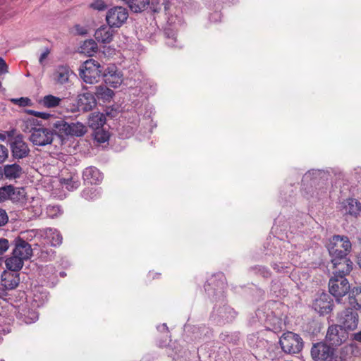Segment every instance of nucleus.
<instances>
[{
  "label": "nucleus",
  "mask_w": 361,
  "mask_h": 361,
  "mask_svg": "<svg viewBox=\"0 0 361 361\" xmlns=\"http://www.w3.org/2000/svg\"><path fill=\"white\" fill-rule=\"evenodd\" d=\"M8 154V149L4 145H0V163L6 160Z\"/></svg>",
  "instance_id": "47"
},
{
  "label": "nucleus",
  "mask_w": 361,
  "mask_h": 361,
  "mask_svg": "<svg viewBox=\"0 0 361 361\" xmlns=\"http://www.w3.org/2000/svg\"><path fill=\"white\" fill-rule=\"evenodd\" d=\"M82 197L87 200H92L99 197V192L94 187L87 188L82 191Z\"/></svg>",
  "instance_id": "39"
},
{
  "label": "nucleus",
  "mask_w": 361,
  "mask_h": 361,
  "mask_svg": "<svg viewBox=\"0 0 361 361\" xmlns=\"http://www.w3.org/2000/svg\"><path fill=\"white\" fill-rule=\"evenodd\" d=\"M6 138V136L5 134H3V133H0V140H5Z\"/></svg>",
  "instance_id": "60"
},
{
  "label": "nucleus",
  "mask_w": 361,
  "mask_h": 361,
  "mask_svg": "<svg viewBox=\"0 0 361 361\" xmlns=\"http://www.w3.org/2000/svg\"><path fill=\"white\" fill-rule=\"evenodd\" d=\"M70 124V133L69 135L81 137L84 135L87 132V128L80 122L71 123Z\"/></svg>",
  "instance_id": "30"
},
{
  "label": "nucleus",
  "mask_w": 361,
  "mask_h": 361,
  "mask_svg": "<svg viewBox=\"0 0 361 361\" xmlns=\"http://www.w3.org/2000/svg\"><path fill=\"white\" fill-rule=\"evenodd\" d=\"M281 349L287 354H298L303 348L304 342L301 336L291 331L284 333L279 340Z\"/></svg>",
  "instance_id": "2"
},
{
  "label": "nucleus",
  "mask_w": 361,
  "mask_h": 361,
  "mask_svg": "<svg viewBox=\"0 0 361 361\" xmlns=\"http://www.w3.org/2000/svg\"><path fill=\"white\" fill-rule=\"evenodd\" d=\"M336 348L330 346L325 341L312 344L310 354L314 361H332L334 358Z\"/></svg>",
  "instance_id": "4"
},
{
  "label": "nucleus",
  "mask_w": 361,
  "mask_h": 361,
  "mask_svg": "<svg viewBox=\"0 0 361 361\" xmlns=\"http://www.w3.org/2000/svg\"><path fill=\"white\" fill-rule=\"evenodd\" d=\"M253 270L256 274L261 275L264 278H269L271 276L269 270L264 267H255L253 268Z\"/></svg>",
  "instance_id": "42"
},
{
  "label": "nucleus",
  "mask_w": 361,
  "mask_h": 361,
  "mask_svg": "<svg viewBox=\"0 0 361 361\" xmlns=\"http://www.w3.org/2000/svg\"><path fill=\"white\" fill-rule=\"evenodd\" d=\"M273 302H268L261 307L258 308L256 311V316L261 323H271L275 317L274 313L271 310L270 307Z\"/></svg>",
  "instance_id": "20"
},
{
  "label": "nucleus",
  "mask_w": 361,
  "mask_h": 361,
  "mask_svg": "<svg viewBox=\"0 0 361 361\" xmlns=\"http://www.w3.org/2000/svg\"><path fill=\"white\" fill-rule=\"evenodd\" d=\"M338 326L344 330L353 331L355 329L358 324V314L353 312L351 308H347L338 314Z\"/></svg>",
  "instance_id": "8"
},
{
  "label": "nucleus",
  "mask_w": 361,
  "mask_h": 361,
  "mask_svg": "<svg viewBox=\"0 0 361 361\" xmlns=\"http://www.w3.org/2000/svg\"><path fill=\"white\" fill-rule=\"evenodd\" d=\"M54 140V131L51 127H44L39 125L34 130L32 135H30L29 140L34 146L43 147L51 145Z\"/></svg>",
  "instance_id": "6"
},
{
  "label": "nucleus",
  "mask_w": 361,
  "mask_h": 361,
  "mask_svg": "<svg viewBox=\"0 0 361 361\" xmlns=\"http://www.w3.org/2000/svg\"><path fill=\"white\" fill-rule=\"evenodd\" d=\"M340 209L343 215L357 217L361 212V203L355 199L349 198L342 202Z\"/></svg>",
  "instance_id": "16"
},
{
  "label": "nucleus",
  "mask_w": 361,
  "mask_h": 361,
  "mask_svg": "<svg viewBox=\"0 0 361 361\" xmlns=\"http://www.w3.org/2000/svg\"><path fill=\"white\" fill-rule=\"evenodd\" d=\"M105 123L106 117L105 115L102 113L93 112L89 116L88 124L89 126L93 130L103 127Z\"/></svg>",
  "instance_id": "24"
},
{
  "label": "nucleus",
  "mask_w": 361,
  "mask_h": 361,
  "mask_svg": "<svg viewBox=\"0 0 361 361\" xmlns=\"http://www.w3.org/2000/svg\"><path fill=\"white\" fill-rule=\"evenodd\" d=\"M96 104V99L91 92H85L79 95L78 106L82 111H88L92 110Z\"/></svg>",
  "instance_id": "21"
},
{
  "label": "nucleus",
  "mask_w": 361,
  "mask_h": 361,
  "mask_svg": "<svg viewBox=\"0 0 361 361\" xmlns=\"http://www.w3.org/2000/svg\"><path fill=\"white\" fill-rule=\"evenodd\" d=\"M98 47L97 43L93 39H89L84 42L81 46L82 51L91 55L97 51Z\"/></svg>",
  "instance_id": "37"
},
{
  "label": "nucleus",
  "mask_w": 361,
  "mask_h": 361,
  "mask_svg": "<svg viewBox=\"0 0 361 361\" xmlns=\"http://www.w3.org/2000/svg\"><path fill=\"white\" fill-rule=\"evenodd\" d=\"M39 126L38 121L35 118H27L24 120L20 126L21 130L25 133L32 135L34 130Z\"/></svg>",
  "instance_id": "31"
},
{
  "label": "nucleus",
  "mask_w": 361,
  "mask_h": 361,
  "mask_svg": "<svg viewBox=\"0 0 361 361\" xmlns=\"http://www.w3.org/2000/svg\"><path fill=\"white\" fill-rule=\"evenodd\" d=\"M357 264L359 267L361 268V253L357 257Z\"/></svg>",
  "instance_id": "59"
},
{
  "label": "nucleus",
  "mask_w": 361,
  "mask_h": 361,
  "mask_svg": "<svg viewBox=\"0 0 361 361\" xmlns=\"http://www.w3.org/2000/svg\"><path fill=\"white\" fill-rule=\"evenodd\" d=\"M54 252L51 249L49 250H42L40 257L45 260H51Z\"/></svg>",
  "instance_id": "49"
},
{
  "label": "nucleus",
  "mask_w": 361,
  "mask_h": 361,
  "mask_svg": "<svg viewBox=\"0 0 361 361\" xmlns=\"http://www.w3.org/2000/svg\"><path fill=\"white\" fill-rule=\"evenodd\" d=\"M327 248L331 259L347 257L351 250V243L347 236L334 235Z\"/></svg>",
  "instance_id": "1"
},
{
  "label": "nucleus",
  "mask_w": 361,
  "mask_h": 361,
  "mask_svg": "<svg viewBox=\"0 0 361 361\" xmlns=\"http://www.w3.org/2000/svg\"><path fill=\"white\" fill-rule=\"evenodd\" d=\"M16 316L19 320L27 324H32L38 319V313L30 309L27 304L21 305L18 307Z\"/></svg>",
  "instance_id": "14"
},
{
  "label": "nucleus",
  "mask_w": 361,
  "mask_h": 361,
  "mask_svg": "<svg viewBox=\"0 0 361 361\" xmlns=\"http://www.w3.org/2000/svg\"><path fill=\"white\" fill-rule=\"evenodd\" d=\"M164 35L167 38L166 43L168 46L171 47H179L178 44H175L176 42V32L173 30L171 28H166L164 30Z\"/></svg>",
  "instance_id": "38"
},
{
  "label": "nucleus",
  "mask_w": 361,
  "mask_h": 361,
  "mask_svg": "<svg viewBox=\"0 0 361 361\" xmlns=\"http://www.w3.org/2000/svg\"><path fill=\"white\" fill-rule=\"evenodd\" d=\"M24 260L25 259L20 256L13 255L5 262L6 268L13 271H18L22 269Z\"/></svg>",
  "instance_id": "26"
},
{
  "label": "nucleus",
  "mask_w": 361,
  "mask_h": 361,
  "mask_svg": "<svg viewBox=\"0 0 361 361\" xmlns=\"http://www.w3.org/2000/svg\"><path fill=\"white\" fill-rule=\"evenodd\" d=\"M158 329L160 331H162V330L167 331L168 330V327L166 324H163L161 326H158Z\"/></svg>",
  "instance_id": "56"
},
{
  "label": "nucleus",
  "mask_w": 361,
  "mask_h": 361,
  "mask_svg": "<svg viewBox=\"0 0 361 361\" xmlns=\"http://www.w3.org/2000/svg\"><path fill=\"white\" fill-rule=\"evenodd\" d=\"M102 74L100 64L94 59H88L85 61L80 69V76L85 82L89 84L97 82Z\"/></svg>",
  "instance_id": "3"
},
{
  "label": "nucleus",
  "mask_w": 361,
  "mask_h": 361,
  "mask_svg": "<svg viewBox=\"0 0 361 361\" xmlns=\"http://www.w3.org/2000/svg\"><path fill=\"white\" fill-rule=\"evenodd\" d=\"M50 53V50L48 48H45L44 51L41 54L39 58V63L41 66H44V60L47 59L48 55Z\"/></svg>",
  "instance_id": "51"
},
{
  "label": "nucleus",
  "mask_w": 361,
  "mask_h": 361,
  "mask_svg": "<svg viewBox=\"0 0 361 361\" xmlns=\"http://www.w3.org/2000/svg\"><path fill=\"white\" fill-rule=\"evenodd\" d=\"M11 101L16 104H18L20 106H30L31 104V100L27 97H20L18 99H12Z\"/></svg>",
  "instance_id": "44"
},
{
  "label": "nucleus",
  "mask_w": 361,
  "mask_h": 361,
  "mask_svg": "<svg viewBox=\"0 0 361 361\" xmlns=\"http://www.w3.org/2000/svg\"><path fill=\"white\" fill-rule=\"evenodd\" d=\"M92 8L97 11H104L106 5L102 0H94L90 6Z\"/></svg>",
  "instance_id": "43"
},
{
  "label": "nucleus",
  "mask_w": 361,
  "mask_h": 361,
  "mask_svg": "<svg viewBox=\"0 0 361 361\" xmlns=\"http://www.w3.org/2000/svg\"><path fill=\"white\" fill-rule=\"evenodd\" d=\"M45 234L51 246H59L62 243V235L56 229L48 228L46 229Z\"/></svg>",
  "instance_id": "27"
},
{
  "label": "nucleus",
  "mask_w": 361,
  "mask_h": 361,
  "mask_svg": "<svg viewBox=\"0 0 361 361\" xmlns=\"http://www.w3.org/2000/svg\"><path fill=\"white\" fill-rule=\"evenodd\" d=\"M8 221V217L6 211L0 209V227L4 226Z\"/></svg>",
  "instance_id": "48"
},
{
  "label": "nucleus",
  "mask_w": 361,
  "mask_h": 361,
  "mask_svg": "<svg viewBox=\"0 0 361 361\" xmlns=\"http://www.w3.org/2000/svg\"><path fill=\"white\" fill-rule=\"evenodd\" d=\"M75 29L78 34L80 35H85L86 34V30L83 27H81L80 25H76Z\"/></svg>",
  "instance_id": "54"
},
{
  "label": "nucleus",
  "mask_w": 361,
  "mask_h": 361,
  "mask_svg": "<svg viewBox=\"0 0 361 361\" xmlns=\"http://www.w3.org/2000/svg\"><path fill=\"white\" fill-rule=\"evenodd\" d=\"M102 77L104 82L114 88L120 86L123 82V74L114 66L106 68L102 74Z\"/></svg>",
  "instance_id": "12"
},
{
  "label": "nucleus",
  "mask_w": 361,
  "mask_h": 361,
  "mask_svg": "<svg viewBox=\"0 0 361 361\" xmlns=\"http://www.w3.org/2000/svg\"><path fill=\"white\" fill-rule=\"evenodd\" d=\"M83 180L85 183L91 185L99 183L102 180V175L100 171L94 166H90L85 169L82 173Z\"/></svg>",
  "instance_id": "18"
},
{
  "label": "nucleus",
  "mask_w": 361,
  "mask_h": 361,
  "mask_svg": "<svg viewBox=\"0 0 361 361\" xmlns=\"http://www.w3.org/2000/svg\"><path fill=\"white\" fill-rule=\"evenodd\" d=\"M22 170L20 165L13 164L5 165L2 172L6 178L11 180L19 178L22 174Z\"/></svg>",
  "instance_id": "25"
},
{
  "label": "nucleus",
  "mask_w": 361,
  "mask_h": 361,
  "mask_svg": "<svg viewBox=\"0 0 361 361\" xmlns=\"http://www.w3.org/2000/svg\"><path fill=\"white\" fill-rule=\"evenodd\" d=\"M10 148L13 158L18 159L27 157L30 152L22 135H18L11 140Z\"/></svg>",
  "instance_id": "10"
},
{
  "label": "nucleus",
  "mask_w": 361,
  "mask_h": 361,
  "mask_svg": "<svg viewBox=\"0 0 361 361\" xmlns=\"http://www.w3.org/2000/svg\"><path fill=\"white\" fill-rule=\"evenodd\" d=\"M15 248L13 250V255H19L25 259H28L32 255L31 245L20 237L14 240Z\"/></svg>",
  "instance_id": "15"
},
{
  "label": "nucleus",
  "mask_w": 361,
  "mask_h": 361,
  "mask_svg": "<svg viewBox=\"0 0 361 361\" xmlns=\"http://www.w3.org/2000/svg\"><path fill=\"white\" fill-rule=\"evenodd\" d=\"M351 350L350 346L345 345L341 348L339 356H335L334 358L336 361H347L348 351Z\"/></svg>",
  "instance_id": "41"
},
{
  "label": "nucleus",
  "mask_w": 361,
  "mask_h": 361,
  "mask_svg": "<svg viewBox=\"0 0 361 361\" xmlns=\"http://www.w3.org/2000/svg\"><path fill=\"white\" fill-rule=\"evenodd\" d=\"M101 90H104V92L102 93V92H99L98 93L99 94H102L104 98H106V97H111L113 94V91L109 88L104 89L102 87Z\"/></svg>",
  "instance_id": "52"
},
{
  "label": "nucleus",
  "mask_w": 361,
  "mask_h": 361,
  "mask_svg": "<svg viewBox=\"0 0 361 361\" xmlns=\"http://www.w3.org/2000/svg\"><path fill=\"white\" fill-rule=\"evenodd\" d=\"M61 101L62 99L51 94H49L44 96L42 98L41 104L45 107L54 108L59 106Z\"/></svg>",
  "instance_id": "34"
},
{
  "label": "nucleus",
  "mask_w": 361,
  "mask_h": 361,
  "mask_svg": "<svg viewBox=\"0 0 361 361\" xmlns=\"http://www.w3.org/2000/svg\"><path fill=\"white\" fill-rule=\"evenodd\" d=\"M128 17L127 10L121 6H117L109 10L106 16V20L109 26L119 27L125 23Z\"/></svg>",
  "instance_id": "9"
},
{
  "label": "nucleus",
  "mask_w": 361,
  "mask_h": 361,
  "mask_svg": "<svg viewBox=\"0 0 361 361\" xmlns=\"http://www.w3.org/2000/svg\"><path fill=\"white\" fill-rule=\"evenodd\" d=\"M25 190L24 188H16L13 186V190L10 192V200L13 202H20L25 200Z\"/></svg>",
  "instance_id": "32"
},
{
  "label": "nucleus",
  "mask_w": 361,
  "mask_h": 361,
  "mask_svg": "<svg viewBox=\"0 0 361 361\" xmlns=\"http://www.w3.org/2000/svg\"><path fill=\"white\" fill-rule=\"evenodd\" d=\"M350 288L349 281L341 275H334L329 281V293L338 302L340 301L341 298L349 293Z\"/></svg>",
  "instance_id": "5"
},
{
  "label": "nucleus",
  "mask_w": 361,
  "mask_h": 361,
  "mask_svg": "<svg viewBox=\"0 0 361 361\" xmlns=\"http://www.w3.org/2000/svg\"><path fill=\"white\" fill-rule=\"evenodd\" d=\"M221 18V14L218 12H216L214 13H213L210 17H209V20L211 21H214V22H216L219 19H220Z\"/></svg>",
  "instance_id": "53"
},
{
  "label": "nucleus",
  "mask_w": 361,
  "mask_h": 361,
  "mask_svg": "<svg viewBox=\"0 0 361 361\" xmlns=\"http://www.w3.org/2000/svg\"><path fill=\"white\" fill-rule=\"evenodd\" d=\"M8 72V66L2 57H0V75Z\"/></svg>",
  "instance_id": "50"
},
{
  "label": "nucleus",
  "mask_w": 361,
  "mask_h": 361,
  "mask_svg": "<svg viewBox=\"0 0 361 361\" xmlns=\"http://www.w3.org/2000/svg\"><path fill=\"white\" fill-rule=\"evenodd\" d=\"M348 295V304L351 309L361 310V286L350 289Z\"/></svg>",
  "instance_id": "22"
},
{
  "label": "nucleus",
  "mask_w": 361,
  "mask_h": 361,
  "mask_svg": "<svg viewBox=\"0 0 361 361\" xmlns=\"http://www.w3.org/2000/svg\"><path fill=\"white\" fill-rule=\"evenodd\" d=\"M272 267L274 269L276 270L277 271H281V268H282V267H280L279 264H274L272 265Z\"/></svg>",
  "instance_id": "57"
},
{
  "label": "nucleus",
  "mask_w": 361,
  "mask_h": 361,
  "mask_svg": "<svg viewBox=\"0 0 361 361\" xmlns=\"http://www.w3.org/2000/svg\"><path fill=\"white\" fill-rule=\"evenodd\" d=\"M348 333L338 325H331L328 328L325 342L330 346L336 348L342 345L348 338Z\"/></svg>",
  "instance_id": "7"
},
{
  "label": "nucleus",
  "mask_w": 361,
  "mask_h": 361,
  "mask_svg": "<svg viewBox=\"0 0 361 361\" xmlns=\"http://www.w3.org/2000/svg\"><path fill=\"white\" fill-rule=\"evenodd\" d=\"M353 338L357 341L361 342V331L355 334Z\"/></svg>",
  "instance_id": "55"
},
{
  "label": "nucleus",
  "mask_w": 361,
  "mask_h": 361,
  "mask_svg": "<svg viewBox=\"0 0 361 361\" xmlns=\"http://www.w3.org/2000/svg\"><path fill=\"white\" fill-rule=\"evenodd\" d=\"M51 130L54 131V135H58L59 137L68 136L70 133V124L65 120L59 118L50 123Z\"/></svg>",
  "instance_id": "19"
},
{
  "label": "nucleus",
  "mask_w": 361,
  "mask_h": 361,
  "mask_svg": "<svg viewBox=\"0 0 361 361\" xmlns=\"http://www.w3.org/2000/svg\"><path fill=\"white\" fill-rule=\"evenodd\" d=\"M71 73L68 66H59L54 72V80L59 84H65L68 82Z\"/></svg>",
  "instance_id": "23"
},
{
  "label": "nucleus",
  "mask_w": 361,
  "mask_h": 361,
  "mask_svg": "<svg viewBox=\"0 0 361 361\" xmlns=\"http://www.w3.org/2000/svg\"><path fill=\"white\" fill-rule=\"evenodd\" d=\"M61 185L69 191H73L80 186V181L78 176H71L68 178H61Z\"/></svg>",
  "instance_id": "29"
},
{
  "label": "nucleus",
  "mask_w": 361,
  "mask_h": 361,
  "mask_svg": "<svg viewBox=\"0 0 361 361\" xmlns=\"http://www.w3.org/2000/svg\"><path fill=\"white\" fill-rule=\"evenodd\" d=\"M331 262L334 268V275H341L343 277L348 275L353 269V262L348 257L333 258Z\"/></svg>",
  "instance_id": "13"
},
{
  "label": "nucleus",
  "mask_w": 361,
  "mask_h": 361,
  "mask_svg": "<svg viewBox=\"0 0 361 361\" xmlns=\"http://www.w3.org/2000/svg\"><path fill=\"white\" fill-rule=\"evenodd\" d=\"M9 247L8 240L6 238H0V255L4 254Z\"/></svg>",
  "instance_id": "46"
},
{
  "label": "nucleus",
  "mask_w": 361,
  "mask_h": 361,
  "mask_svg": "<svg viewBox=\"0 0 361 361\" xmlns=\"http://www.w3.org/2000/svg\"><path fill=\"white\" fill-rule=\"evenodd\" d=\"M311 173H311L310 171H309L308 173H307L304 176L303 179H302V181H305V180H307L309 178H310V176H311Z\"/></svg>",
  "instance_id": "58"
},
{
  "label": "nucleus",
  "mask_w": 361,
  "mask_h": 361,
  "mask_svg": "<svg viewBox=\"0 0 361 361\" xmlns=\"http://www.w3.org/2000/svg\"><path fill=\"white\" fill-rule=\"evenodd\" d=\"M93 136L94 140L99 143H104L109 138V133L103 127L94 130Z\"/></svg>",
  "instance_id": "35"
},
{
  "label": "nucleus",
  "mask_w": 361,
  "mask_h": 361,
  "mask_svg": "<svg viewBox=\"0 0 361 361\" xmlns=\"http://www.w3.org/2000/svg\"><path fill=\"white\" fill-rule=\"evenodd\" d=\"M13 190V185H6L0 188V202L10 199V192Z\"/></svg>",
  "instance_id": "40"
},
{
  "label": "nucleus",
  "mask_w": 361,
  "mask_h": 361,
  "mask_svg": "<svg viewBox=\"0 0 361 361\" xmlns=\"http://www.w3.org/2000/svg\"><path fill=\"white\" fill-rule=\"evenodd\" d=\"M4 281V286L7 289H13L19 284L20 279L18 275L14 276L13 274H9L7 277L2 279Z\"/></svg>",
  "instance_id": "36"
},
{
  "label": "nucleus",
  "mask_w": 361,
  "mask_h": 361,
  "mask_svg": "<svg viewBox=\"0 0 361 361\" xmlns=\"http://www.w3.org/2000/svg\"><path fill=\"white\" fill-rule=\"evenodd\" d=\"M216 278L219 279V281L216 283V285H215L216 286V288H214V295L216 294V293H215L216 290L218 291L219 293L221 294L223 293V290L224 288V279H225L224 276L222 274H218L217 275H214L213 276V278H212L210 279V282H209L208 284L204 285V289L206 291H207L209 293V291H210L209 286H211V284L214 283Z\"/></svg>",
  "instance_id": "28"
},
{
  "label": "nucleus",
  "mask_w": 361,
  "mask_h": 361,
  "mask_svg": "<svg viewBox=\"0 0 361 361\" xmlns=\"http://www.w3.org/2000/svg\"><path fill=\"white\" fill-rule=\"evenodd\" d=\"M114 27H111L108 25H102L98 28L94 33L95 39L101 43L107 44L110 43L114 35V30L112 29Z\"/></svg>",
  "instance_id": "17"
},
{
  "label": "nucleus",
  "mask_w": 361,
  "mask_h": 361,
  "mask_svg": "<svg viewBox=\"0 0 361 361\" xmlns=\"http://www.w3.org/2000/svg\"><path fill=\"white\" fill-rule=\"evenodd\" d=\"M334 307V300L331 296L326 293L319 295L314 300L312 307L321 315L330 313Z\"/></svg>",
  "instance_id": "11"
},
{
  "label": "nucleus",
  "mask_w": 361,
  "mask_h": 361,
  "mask_svg": "<svg viewBox=\"0 0 361 361\" xmlns=\"http://www.w3.org/2000/svg\"><path fill=\"white\" fill-rule=\"evenodd\" d=\"M218 314L220 317L225 319L226 322H230L236 316V312L233 308L228 306H224L217 310Z\"/></svg>",
  "instance_id": "33"
},
{
  "label": "nucleus",
  "mask_w": 361,
  "mask_h": 361,
  "mask_svg": "<svg viewBox=\"0 0 361 361\" xmlns=\"http://www.w3.org/2000/svg\"><path fill=\"white\" fill-rule=\"evenodd\" d=\"M27 112L30 114L34 115L37 118H43V119H48L51 116V115L48 113L36 111L34 110H29Z\"/></svg>",
  "instance_id": "45"
}]
</instances>
